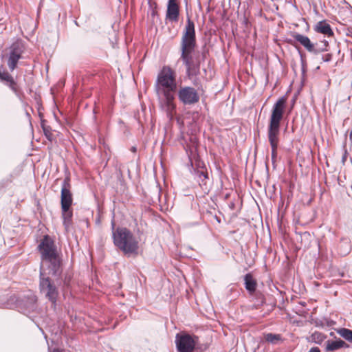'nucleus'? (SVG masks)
Listing matches in <instances>:
<instances>
[{
    "label": "nucleus",
    "instance_id": "23",
    "mask_svg": "<svg viewBox=\"0 0 352 352\" xmlns=\"http://www.w3.org/2000/svg\"><path fill=\"white\" fill-rule=\"evenodd\" d=\"M13 77L8 72H0V80L7 82H10Z\"/></svg>",
    "mask_w": 352,
    "mask_h": 352
},
{
    "label": "nucleus",
    "instance_id": "1",
    "mask_svg": "<svg viewBox=\"0 0 352 352\" xmlns=\"http://www.w3.org/2000/svg\"><path fill=\"white\" fill-rule=\"evenodd\" d=\"M154 89L157 98L160 109L172 120L176 114V94L184 105H191L199 102V96L197 90L189 86L181 87L177 90L176 73L169 66H164L159 72Z\"/></svg>",
    "mask_w": 352,
    "mask_h": 352
},
{
    "label": "nucleus",
    "instance_id": "7",
    "mask_svg": "<svg viewBox=\"0 0 352 352\" xmlns=\"http://www.w3.org/2000/svg\"><path fill=\"white\" fill-rule=\"evenodd\" d=\"M198 338L186 333H179L175 336V344L178 352H192Z\"/></svg>",
    "mask_w": 352,
    "mask_h": 352
},
{
    "label": "nucleus",
    "instance_id": "25",
    "mask_svg": "<svg viewBox=\"0 0 352 352\" xmlns=\"http://www.w3.org/2000/svg\"><path fill=\"white\" fill-rule=\"evenodd\" d=\"M271 148H272V160L274 162L276 160V156H277V148H278V146L271 147Z\"/></svg>",
    "mask_w": 352,
    "mask_h": 352
},
{
    "label": "nucleus",
    "instance_id": "24",
    "mask_svg": "<svg viewBox=\"0 0 352 352\" xmlns=\"http://www.w3.org/2000/svg\"><path fill=\"white\" fill-rule=\"evenodd\" d=\"M42 128L43 129V132L45 135L46 136L47 139L50 141H52V133L51 132V129L50 126H45L42 124Z\"/></svg>",
    "mask_w": 352,
    "mask_h": 352
},
{
    "label": "nucleus",
    "instance_id": "11",
    "mask_svg": "<svg viewBox=\"0 0 352 352\" xmlns=\"http://www.w3.org/2000/svg\"><path fill=\"white\" fill-rule=\"evenodd\" d=\"M293 36L294 39L299 42L308 52H314L315 46L307 36L296 33Z\"/></svg>",
    "mask_w": 352,
    "mask_h": 352
},
{
    "label": "nucleus",
    "instance_id": "28",
    "mask_svg": "<svg viewBox=\"0 0 352 352\" xmlns=\"http://www.w3.org/2000/svg\"><path fill=\"white\" fill-rule=\"evenodd\" d=\"M30 300L32 302H35L36 301V298L34 295L31 294L30 296Z\"/></svg>",
    "mask_w": 352,
    "mask_h": 352
},
{
    "label": "nucleus",
    "instance_id": "30",
    "mask_svg": "<svg viewBox=\"0 0 352 352\" xmlns=\"http://www.w3.org/2000/svg\"><path fill=\"white\" fill-rule=\"evenodd\" d=\"M336 272H338V270L331 268V277L335 276Z\"/></svg>",
    "mask_w": 352,
    "mask_h": 352
},
{
    "label": "nucleus",
    "instance_id": "31",
    "mask_svg": "<svg viewBox=\"0 0 352 352\" xmlns=\"http://www.w3.org/2000/svg\"><path fill=\"white\" fill-rule=\"evenodd\" d=\"M50 352H60V351L58 349H54L52 351H50Z\"/></svg>",
    "mask_w": 352,
    "mask_h": 352
},
{
    "label": "nucleus",
    "instance_id": "3",
    "mask_svg": "<svg viewBox=\"0 0 352 352\" xmlns=\"http://www.w3.org/2000/svg\"><path fill=\"white\" fill-rule=\"evenodd\" d=\"M43 263L41 266L47 269L49 275L58 277L61 272V260L54 241L45 235L38 245Z\"/></svg>",
    "mask_w": 352,
    "mask_h": 352
},
{
    "label": "nucleus",
    "instance_id": "10",
    "mask_svg": "<svg viewBox=\"0 0 352 352\" xmlns=\"http://www.w3.org/2000/svg\"><path fill=\"white\" fill-rule=\"evenodd\" d=\"M195 174L197 178V182L199 186L204 190H208V182L209 181L208 173L206 170H204L203 167L201 169L195 170Z\"/></svg>",
    "mask_w": 352,
    "mask_h": 352
},
{
    "label": "nucleus",
    "instance_id": "19",
    "mask_svg": "<svg viewBox=\"0 0 352 352\" xmlns=\"http://www.w3.org/2000/svg\"><path fill=\"white\" fill-rule=\"evenodd\" d=\"M315 46V50L314 52H312L313 53H320L322 52L325 50H327V47L329 45L328 41L323 39L320 40L318 42H316L315 44H314Z\"/></svg>",
    "mask_w": 352,
    "mask_h": 352
},
{
    "label": "nucleus",
    "instance_id": "12",
    "mask_svg": "<svg viewBox=\"0 0 352 352\" xmlns=\"http://www.w3.org/2000/svg\"><path fill=\"white\" fill-rule=\"evenodd\" d=\"M244 284L245 289L250 294H253L255 292L257 287V283L250 273L245 275Z\"/></svg>",
    "mask_w": 352,
    "mask_h": 352
},
{
    "label": "nucleus",
    "instance_id": "9",
    "mask_svg": "<svg viewBox=\"0 0 352 352\" xmlns=\"http://www.w3.org/2000/svg\"><path fill=\"white\" fill-rule=\"evenodd\" d=\"M180 6L178 0H168L166 20L171 23H177L179 21Z\"/></svg>",
    "mask_w": 352,
    "mask_h": 352
},
{
    "label": "nucleus",
    "instance_id": "35",
    "mask_svg": "<svg viewBox=\"0 0 352 352\" xmlns=\"http://www.w3.org/2000/svg\"><path fill=\"white\" fill-rule=\"evenodd\" d=\"M333 281H337V279H333V280H331V282H333Z\"/></svg>",
    "mask_w": 352,
    "mask_h": 352
},
{
    "label": "nucleus",
    "instance_id": "13",
    "mask_svg": "<svg viewBox=\"0 0 352 352\" xmlns=\"http://www.w3.org/2000/svg\"><path fill=\"white\" fill-rule=\"evenodd\" d=\"M24 51L25 45L23 42L21 40H18L13 43L10 46L9 54L15 56H20V58H21Z\"/></svg>",
    "mask_w": 352,
    "mask_h": 352
},
{
    "label": "nucleus",
    "instance_id": "6",
    "mask_svg": "<svg viewBox=\"0 0 352 352\" xmlns=\"http://www.w3.org/2000/svg\"><path fill=\"white\" fill-rule=\"evenodd\" d=\"M47 274H49L47 270L41 266L40 290L52 303H55L58 296V291L55 285L51 283L49 277L45 276Z\"/></svg>",
    "mask_w": 352,
    "mask_h": 352
},
{
    "label": "nucleus",
    "instance_id": "18",
    "mask_svg": "<svg viewBox=\"0 0 352 352\" xmlns=\"http://www.w3.org/2000/svg\"><path fill=\"white\" fill-rule=\"evenodd\" d=\"M335 330L341 337L352 343V330L346 328L335 329Z\"/></svg>",
    "mask_w": 352,
    "mask_h": 352
},
{
    "label": "nucleus",
    "instance_id": "16",
    "mask_svg": "<svg viewBox=\"0 0 352 352\" xmlns=\"http://www.w3.org/2000/svg\"><path fill=\"white\" fill-rule=\"evenodd\" d=\"M333 337L335 340H331V351L337 350L340 348H348L349 345L341 339H338L334 336L331 332V338Z\"/></svg>",
    "mask_w": 352,
    "mask_h": 352
},
{
    "label": "nucleus",
    "instance_id": "5",
    "mask_svg": "<svg viewBox=\"0 0 352 352\" xmlns=\"http://www.w3.org/2000/svg\"><path fill=\"white\" fill-rule=\"evenodd\" d=\"M113 243L126 255H136L139 241L132 232L126 228H118L113 232Z\"/></svg>",
    "mask_w": 352,
    "mask_h": 352
},
{
    "label": "nucleus",
    "instance_id": "21",
    "mask_svg": "<svg viewBox=\"0 0 352 352\" xmlns=\"http://www.w3.org/2000/svg\"><path fill=\"white\" fill-rule=\"evenodd\" d=\"M6 85L10 87V89L15 94V95L17 97H20L21 94V89L14 78L10 80V82H7Z\"/></svg>",
    "mask_w": 352,
    "mask_h": 352
},
{
    "label": "nucleus",
    "instance_id": "32",
    "mask_svg": "<svg viewBox=\"0 0 352 352\" xmlns=\"http://www.w3.org/2000/svg\"><path fill=\"white\" fill-rule=\"evenodd\" d=\"M24 311L23 312V314H27L26 312L30 311V309H23Z\"/></svg>",
    "mask_w": 352,
    "mask_h": 352
},
{
    "label": "nucleus",
    "instance_id": "34",
    "mask_svg": "<svg viewBox=\"0 0 352 352\" xmlns=\"http://www.w3.org/2000/svg\"><path fill=\"white\" fill-rule=\"evenodd\" d=\"M339 276H343V273H341V274H340V273H339Z\"/></svg>",
    "mask_w": 352,
    "mask_h": 352
},
{
    "label": "nucleus",
    "instance_id": "29",
    "mask_svg": "<svg viewBox=\"0 0 352 352\" xmlns=\"http://www.w3.org/2000/svg\"><path fill=\"white\" fill-rule=\"evenodd\" d=\"M309 352H320V351L318 347H313L309 350Z\"/></svg>",
    "mask_w": 352,
    "mask_h": 352
},
{
    "label": "nucleus",
    "instance_id": "22",
    "mask_svg": "<svg viewBox=\"0 0 352 352\" xmlns=\"http://www.w3.org/2000/svg\"><path fill=\"white\" fill-rule=\"evenodd\" d=\"M264 338L267 342L275 344L281 340V336L279 334L268 333L264 335Z\"/></svg>",
    "mask_w": 352,
    "mask_h": 352
},
{
    "label": "nucleus",
    "instance_id": "33",
    "mask_svg": "<svg viewBox=\"0 0 352 352\" xmlns=\"http://www.w3.org/2000/svg\"><path fill=\"white\" fill-rule=\"evenodd\" d=\"M131 150H132L133 152H135L136 151V148L135 147H132Z\"/></svg>",
    "mask_w": 352,
    "mask_h": 352
},
{
    "label": "nucleus",
    "instance_id": "4",
    "mask_svg": "<svg viewBox=\"0 0 352 352\" xmlns=\"http://www.w3.org/2000/svg\"><path fill=\"white\" fill-rule=\"evenodd\" d=\"M285 104L286 98L281 97L273 106L267 132L271 147L278 146L280 121L283 117Z\"/></svg>",
    "mask_w": 352,
    "mask_h": 352
},
{
    "label": "nucleus",
    "instance_id": "15",
    "mask_svg": "<svg viewBox=\"0 0 352 352\" xmlns=\"http://www.w3.org/2000/svg\"><path fill=\"white\" fill-rule=\"evenodd\" d=\"M314 30L317 32L330 36V25L324 21L318 22L316 25Z\"/></svg>",
    "mask_w": 352,
    "mask_h": 352
},
{
    "label": "nucleus",
    "instance_id": "26",
    "mask_svg": "<svg viewBox=\"0 0 352 352\" xmlns=\"http://www.w3.org/2000/svg\"><path fill=\"white\" fill-rule=\"evenodd\" d=\"M322 59L324 62H328L330 60V54H327L323 56Z\"/></svg>",
    "mask_w": 352,
    "mask_h": 352
},
{
    "label": "nucleus",
    "instance_id": "8",
    "mask_svg": "<svg viewBox=\"0 0 352 352\" xmlns=\"http://www.w3.org/2000/svg\"><path fill=\"white\" fill-rule=\"evenodd\" d=\"M69 179L65 178L62 184L60 204L61 209L70 208L72 202V194L70 190Z\"/></svg>",
    "mask_w": 352,
    "mask_h": 352
},
{
    "label": "nucleus",
    "instance_id": "14",
    "mask_svg": "<svg viewBox=\"0 0 352 352\" xmlns=\"http://www.w3.org/2000/svg\"><path fill=\"white\" fill-rule=\"evenodd\" d=\"M62 210V217L63 219V225L66 230H68L72 225L73 212L70 208Z\"/></svg>",
    "mask_w": 352,
    "mask_h": 352
},
{
    "label": "nucleus",
    "instance_id": "17",
    "mask_svg": "<svg viewBox=\"0 0 352 352\" xmlns=\"http://www.w3.org/2000/svg\"><path fill=\"white\" fill-rule=\"evenodd\" d=\"M340 254L342 256L347 255L351 250L350 242L348 239H343L339 244Z\"/></svg>",
    "mask_w": 352,
    "mask_h": 352
},
{
    "label": "nucleus",
    "instance_id": "2",
    "mask_svg": "<svg viewBox=\"0 0 352 352\" xmlns=\"http://www.w3.org/2000/svg\"><path fill=\"white\" fill-rule=\"evenodd\" d=\"M197 46L195 28L194 22L189 16L187 17L186 24L184 30L181 43L179 60L182 61L186 69V75L192 80L194 85H198L197 76L200 74L201 60L199 56L196 54Z\"/></svg>",
    "mask_w": 352,
    "mask_h": 352
},
{
    "label": "nucleus",
    "instance_id": "36",
    "mask_svg": "<svg viewBox=\"0 0 352 352\" xmlns=\"http://www.w3.org/2000/svg\"><path fill=\"white\" fill-rule=\"evenodd\" d=\"M350 137H351V138H352V131L350 133Z\"/></svg>",
    "mask_w": 352,
    "mask_h": 352
},
{
    "label": "nucleus",
    "instance_id": "20",
    "mask_svg": "<svg viewBox=\"0 0 352 352\" xmlns=\"http://www.w3.org/2000/svg\"><path fill=\"white\" fill-rule=\"evenodd\" d=\"M20 58V56H15L10 54H8L7 59V65L9 69L11 72L16 69L18 61Z\"/></svg>",
    "mask_w": 352,
    "mask_h": 352
},
{
    "label": "nucleus",
    "instance_id": "27",
    "mask_svg": "<svg viewBox=\"0 0 352 352\" xmlns=\"http://www.w3.org/2000/svg\"><path fill=\"white\" fill-rule=\"evenodd\" d=\"M325 349L327 351H330V340L325 342Z\"/></svg>",
    "mask_w": 352,
    "mask_h": 352
}]
</instances>
